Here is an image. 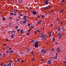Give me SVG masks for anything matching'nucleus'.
<instances>
[{
  "label": "nucleus",
  "mask_w": 66,
  "mask_h": 66,
  "mask_svg": "<svg viewBox=\"0 0 66 66\" xmlns=\"http://www.w3.org/2000/svg\"><path fill=\"white\" fill-rule=\"evenodd\" d=\"M40 52L41 53H43L45 54H46V53L47 52V50L45 49H42L41 50Z\"/></svg>",
  "instance_id": "nucleus-1"
},
{
  "label": "nucleus",
  "mask_w": 66,
  "mask_h": 66,
  "mask_svg": "<svg viewBox=\"0 0 66 66\" xmlns=\"http://www.w3.org/2000/svg\"><path fill=\"white\" fill-rule=\"evenodd\" d=\"M52 62V59H51L47 61V63L48 64H51Z\"/></svg>",
  "instance_id": "nucleus-2"
},
{
  "label": "nucleus",
  "mask_w": 66,
  "mask_h": 66,
  "mask_svg": "<svg viewBox=\"0 0 66 66\" xmlns=\"http://www.w3.org/2000/svg\"><path fill=\"white\" fill-rule=\"evenodd\" d=\"M48 3H49V0H46L44 2V4H45V5H48Z\"/></svg>",
  "instance_id": "nucleus-3"
},
{
  "label": "nucleus",
  "mask_w": 66,
  "mask_h": 66,
  "mask_svg": "<svg viewBox=\"0 0 66 66\" xmlns=\"http://www.w3.org/2000/svg\"><path fill=\"white\" fill-rule=\"evenodd\" d=\"M44 10H47L48 9H50V7L49 6H47L44 7Z\"/></svg>",
  "instance_id": "nucleus-4"
},
{
  "label": "nucleus",
  "mask_w": 66,
  "mask_h": 66,
  "mask_svg": "<svg viewBox=\"0 0 66 66\" xmlns=\"http://www.w3.org/2000/svg\"><path fill=\"white\" fill-rule=\"evenodd\" d=\"M11 37L12 38H13L14 37V34H11Z\"/></svg>",
  "instance_id": "nucleus-5"
},
{
  "label": "nucleus",
  "mask_w": 66,
  "mask_h": 66,
  "mask_svg": "<svg viewBox=\"0 0 66 66\" xmlns=\"http://www.w3.org/2000/svg\"><path fill=\"white\" fill-rule=\"evenodd\" d=\"M45 34H42V35H41L40 36V37H44V36H45Z\"/></svg>",
  "instance_id": "nucleus-6"
},
{
  "label": "nucleus",
  "mask_w": 66,
  "mask_h": 66,
  "mask_svg": "<svg viewBox=\"0 0 66 66\" xmlns=\"http://www.w3.org/2000/svg\"><path fill=\"white\" fill-rule=\"evenodd\" d=\"M32 13L33 14H34V15H36V12L34 11H33Z\"/></svg>",
  "instance_id": "nucleus-7"
},
{
  "label": "nucleus",
  "mask_w": 66,
  "mask_h": 66,
  "mask_svg": "<svg viewBox=\"0 0 66 66\" xmlns=\"http://www.w3.org/2000/svg\"><path fill=\"white\" fill-rule=\"evenodd\" d=\"M27 18V16L24 15L23 18V20H24V19Z\"/></svg>",
  "instance_id": "nucleus-8"
},
{
  "label": "nucleus",
  "mask_w": 66,
  "mask_h": 66,
  "mask_svg": "<svg viewBox=\"0 0 66 66\" xmlns=\"http://www.w3.org/2000/svg\"><path fill=\"white\" fill-rule=\"evenodd\" d=\"M59 52L61 53H62V50L61 49H60L59 50H58Z\"/></svg>",
  "instance_id": "nucleus-9"
},
{
  "label": "nucleus",
  "mask_w": 66,
  "mask_h": 66,
  "mask_svg": "<svg viewBox=\"0 0 66 66\" xmlns=\"http://www.w3.org/2000/svg\"><path fill=\"white\" fill-rule=\"evenodd\" d=\"M10 33H12V34H13V31H10L8 32V33L9 34H10Z\"/></svg>",
  "instance_id": "nucleus-10"
},
{
  "label": "nucleus",
  "mask_w": 66,
  "mask_h": 66,
  "mask_svg": "<svg viewBox=\"0 0 66 66\" xmlns=\"http://www.w3.org/2000/svg\"><path fill=\"white\" fill-rule=\"evenodd\" d=\"M17 10L16 9H15L14 11V13H17Z\"/></svg>",
  "instance_id": "nucleus-11"
},
{
  "label": "nucleus",
  "mask_w": 66,
  "mask_h": 66,
  "mask_svg": "<svg viewBox=\"0 0 66 66\" xmlns=\"http://www.w3.org/2000/svg\"><path fill=\"white\" fill-rule=\"evenodd\" d=\"M38 45L37 44H35V48H38Z\"/></svg>",
  "instance_id": "nucleus-12"
},
{
  "label": "nucleus",
  "mask_w": 66,
  "mask_h": 66,
  "mask_svg": "<svg viewBox=\"0 0 66 66\" xmlns=\"http://www.w3.org/2000/svg\"><path fill=\"white\" fill-rule=\"evenodd\" d=\"M61 27H59L58 28H57V31H60V28Z\"/></svg>",
  "instance_id": "nucleus-13"
},
{
  "label": "nucleus",
  "mask_w": 66,
  "mask_h": 66,
  "mask_svg": "<svg viewBox=\"0 0 66 66\" xmlns=\"http://www.w3.org/2000/svg\"><path fill=\"white\" fill-rule=\"evenodd\" d=\"M30 50V48H27V52H29Z\"/></svg>",
  "instance_id": "nucleus-14"
},
{
  "label": "nucleus",
  "mask_w": 66,
  "mask_h": 66,
  "mask_svg": "<svg viewBox=\"0 0 66 66\" xmlns=\"http://www.w3.org/2000/svg\"><path fill=\"white\" fill-rule=\"evenodd\" d=\"M48 35H49V36H51V35H52V34L51 33V32H49L48 34Z\"/></svg>",
  "instance_id": "nucleus-15"
},
{
  "label": "nucleus",
  "mask_w": 66,
  "mask_h": 66,
  "mask_svg": "<svg viewBox=\"0 0 66 66\" xmlns=\"http://www.w3.org/2000/svg\"><path fill=\"white\" fill-rule=\"evenodd\" d=\"M43 40H45V39H46V37L45 36L43 37Z\"/></svg>",
  "instance_id": "nucleus-16"
},
{
  "label": "nucleus",
  "mask_w": 66,
  "mask_h": 66,
  "mask_svg": "<svg viewBox=\"0 0 66 66\" xmlns=\"http://www.w3.org/2000/svg\"><path fill=\"white\" fill-rule=\"evenodd\" d=\"M23 22H22V23L23 24H24V23H26V21H23Z\"/></svg>",
  "instance_id": "nucleus-17"
},
{
  "label": "nucleus",
  "mask_w": 66,
  "mask_h": 66,
  "mask_svg": "<svg viewBox=\"0 0 66 66\" xmlns=\"http://www.w3.org/2000/svg\"><path fill=\"white\" fill-rule=\"evenodd\" d=\"M15 28L16 29H18V26H16L15 27Z\"/></svg>",
  "instance_id": "nucleus-18"
},
{
  "label": "nucleus",
  "mask_w": 66,
  "mask_h": 66,
  "mask_svg": "<svg viewBox=\"0 0 66 66\" xmlns=\"http://www.w3.org/2000/svg\"><path fill=\"white\" fill-rule=\"evenodd\" d=\"M13 51L11 50L9 52V53H13Z\"/></svg>",
  "instance_id": "nucleus-19"
},
{
  "label": "nucleus",
  "mask_w": 66,
  "mask_h": 66,
  "mask_svg": "<svg viewBox=\"0 0 66 66\" xmlns=\"http://www.w3.org/2000/svg\"><path fill=\"white\" fill-rule=\"evenodd\" d=\"M51 51H54V49L53 48H52L51 49Z\"/></svg>",
  "instance_id": "nucleus-20"
},
{
  "label": "nucleus",
  "mask_w": 66,
  "mask_h": 66,
  "mask_svg": "<svg viewBox=\"0 0 66 66\" xmlns=\"http://www.w3.org/2000/svg\"><path fill=\"white\" fill-rule=\"evenodd\" d=\"M13 18L12 17H10L9 18V20H12V19Z\"/></svg>",
  "instance_id": "nucleus-21"
},
{
  "label": "nucleus",
  "mask_w": 66,
  "mask_h": 66,
  "mask_svg": "<svg viewBox=\"0 0 66 66\" xmlns=\"http://www.w3.org/2000/svg\"><path fill=\"white\" fill-rule=\"evenodd\" d=\"M57 35L58 36H60L61 35V33L59 32L57 34Z\"/></svg>",
  "instance_id": "nucleus-22"
},
{
  "label": "nucleus",
  "mask_w": 66,
  "mask_h": 66,
  "mask_svg": "<svg viewBox=\"0 0 66 66\" xmlns=\"http://www.w3.org/2000/svg\"><path fill=\"white\" fill-rule=\"evenodd\" d=\"M18 2L19 3H22V1H18Z\"/></svg>",
  "instance_id": "nucleus-23"
},
{
  "label": "nucleus",
  "mask_w": 66,
  "mask_h": 66,
  "mask_svg": "<svg viewBox=\"0 0 66 66\" xmlns=\"http://www.w3.org/2000/svg\"><path fill=\"white\" fill-rule=\"evenodd\" d=\"M20 54H22L23 53L22 52H20Z\"/></svg>",
  "instance_id": "nucleus-24"
},
{
  "label": "nucleus",
  "mask_w": 66,
  "mask_h": 66,
  "mask_svg": "<svg viewBox=\"0 0 66 66\" xmlns=\"http://www.w3.org/2000/svg\"><path fill=\"white\" fill-rule=\"evenodd\" d=\"M37 17L38 18H40V16H39V15H37Z\"/></svg>",
  "instance_id": "nucleus-25"
},
{
  "label": "nucleus",
  "mask_w": 66,
  "mask_h": 66,
  "mask_svg": "<svg viewBox=\"0 0 66 66\" xmlns=\"http://www.w3.org/2000/svg\"><path fill=\"white\" fill-rule=\"evenodd\" d=\"M35 45H38V41H37L35 43Z\"/></svg>",
  "instance_id": "nucleus-26"
},
{
  "label": "nucleus",
  "mask_w": 66,
  "mask_h": 66,
  "mask_svg": "<svg viewBox=\"0 0 66 66\" xmlns=\"http://www.w3.org/2000/svg\"><path fill=\"white\" fill-rule=\"evenodd\" d=\"M2 19H3V21H4V20H5V19L4 18H2Z\"/></svg>",
  "instance_id": "nucleus-27"
},
{
  "label": "nucleus",
  "mask_w": 66,
  "mask_h": 66,
  "mask_svg": "<svg viewBox=\"0 0 66 66\" xmlns=\"http://www.w3.org/2000/svg\"><path fill=\"white\" fill-rule=\"evenodd\" d=\"M60 48V47H59L57 48V51H59V48Z\"/></svg>",
  "instance_id": "nucleus-28"
},
{
  "label": "nucleus",
  "mask_w": 66,
  "mask_h": 66,
  "mask_svg": "<svg viewBox=\"0 0 66 66\" xmlns=\"http://www.w3.org/2000/svg\"><path fill=\"white\" fill-rule=\"evenodd\" d=\"M20 24H22V21H21L20 22Z\"/></svg>",
  "instance_id": "nucleus-29"
},
{
  "label": "nucleus",
  "mask_w": 66,
  "mask_h": 66,
  "mask_svg": "<svg viewBox=\"0 0 66 66\" xmlns=\"http://www.w3.org/2000/svg\"><path fill=\"white\" fill-rule=\"evenodd\" d=\"M55 39V38H53V41H52V42H54V40Z\"/></svg>",
  "instance_id": "nucleus-30"
},
{
  "label": "nucleus",
  "mask_w": 66,
  "mask_h": 66,
  "mask_svg": "<svg viewBox=\"0 0 66 66\" xmlns=\"http://www.w3.org/2000/svg\"><path fill=\"white\" fill-rule=\"evenodd\" d=\"M17 61H18V62H20V60L19 59H17Z\"/></svg>",
  "instance_id": "nucleus-31"
},
{
  "label": "nucleus",
  "mask_w": 66,
  "mask_h": 66,
  "mask_svg": "<svg viewBox=\"0 0 66 66\" xmlns=\"http://www.w3.org/2000/svg\"><path fill=\"white\" fill-rule=\"evenodd\" d=\"M3 54H4L3 57H5V56H6V54H5L4 53Z\"/></svg>",
  "instance_id": "nucleus-32"
},
{
  "label": "nucleus",
  "mask_w": 66,
  "mask_h": 66,
  "mask_svg": "<svg viewBox=\"0 0 66 66\" xmlns=\"http://www.w3.org/2000/svg\"><path fill=\"white\" fill-rule=\"evenodd\" d=\"M10 15H13L14 13H10Z\"/></svg>",
  "instance_id": "nucleus-33"
},
{
  "label": "nucleus",
  "mask_w": 66,
  "mask_h": 66,
  "mask_svg": "<svg viewBox=\"0 0 66 66\" xmlns=\"http://www.w3.org/2000/svg\"><path fill=\"white\" fill-rule=\"evenodd\" d=\"M19 15L20 16H23V15L22 14H20Z\"/></svg>",
  "instance_id": "nucleus-34"
},
{
  "label": "nucleus",
  "mask_w": 66,
  "mask_h": 66,
  "mask_svg": "<svg viewBox=\"0 0 66 66\" xmlns=\"http://www.w3.org/2000/svg\"><path fill=\"white\" fill-rule=\"evenodd\" d=\"M22 32H23V30H20V33H22Z\"/></svg>",
  "instance_id": "nucleus-35"
},
{
  "label": "nucleus",
  "mask_w": 66,
  "mask_h": 66,
  "mask_svg": "<svg viewBox=\"0 0 66 66\" xmlns=\"http://www.w3.org/2000/svg\"><path fill=\"white\" fill-rule=\"evenodd\" d=\"M20 29H17V32H19V31H20Z\"/></svg>",
  "instance_id": "nucleus-36"
},
{
  "label": "nucleus",
  "mask_w": 66,
  "mask_h": 66,
  "mask_svg": "<svg viewBox=\"0 0 66 66\" xmlns=\"http://www.w3.org/2000/svg\"><path fill=\"white\" fill-rule=\"evenodd\" d=\"M11 63H9V64H8V65L9 66H11Z\"/></svg>",
  "instance_id": "nucleus-37"
},
{
  "label": "nucleus",
  "mask_w": 66,
  "mask_h": 66,
  "mask_svg": "<svg viewBox=\"0 0 66 66\" xmlns=\"http://www.w3.org/2000/svg\"><path fill=\"white\" fill-rule=\"evenodd\" d=\"M54 59H55L56 60V59H57V56H55L54 57Z\"/></svg>",
  "instance_id": "nucleus-38"
},
{
  "label": "nucleus",
  "mask_w": 66,
  "mask_h": 66,
  "mask_svg": "<svg viewBox=\"0 0 66 66\" xmlns=\"http://www.w3.org/2000/svg\"><path fill=\"white\" fill-rule=\"evenodd\" d=\"M24 20L25 21H27V19L26 18V19H24Z\"/></svg>",
  "instance_id": "nucleus-39"
},
{
  "label": "nucleus",
  "mask_w": 66,
  "mask_h": 66,
  "mask_svg": "<svg viewBox=\"0 0 66 66\" xmlns=\"http://www.w3.org/2000/svg\"><path fill=\"white\" fill-rule=\"evenodd\" d=\"M62 37V35H61L59 37V38H60Z\"/></svg>",
  "instance_id": "nucleus-40"
},
{
  "label": "nucleus",
  "mask_w": 66,
  "mask_h": 66,
  "mask_svg": "<svg viewBox=\"0 0 66 66\" xmlns=\"http://www.w3.org/2000/svg\"><path fill=\"white\" fill-rule=\"evenodd\" d=\"M41 17H45V15H41Z\"/></svg>",
  "instance_id": "nucleus-41"
},
{
  "label": "nucleus",
  "mask_w": 66,
  "mask_h": 66,
  "mask_svg": "<svg viewBox=\"0 0 66 66\" xmlns=\"http://www.w3.org/2000/svg\"><path fill=\"white\" fill-rule=\"evenodd\" d=\"M17 15V14H16V13H15L14 14H13V15H14V16H16Z\"/></svg>",
  "instance_id": "nucleus-42"
},
{
  "label": "nucleus",
  "mask_w": 66,
  "mask_h": 66,
  "mask_svg": "<svg viewBox=\"0 0 66 66\" xmlns=\"http://www.w3.org/2000/svg\"><path fill=\"white\" fill-rule=\"evenodd\" d=\"M61 2H65V1H64V0H62L61 1Z\"/></svg>",
  "instance_id": "nucleus-43"
},
{
  "label": "nucleus",
  "mask_w": 66,
  "mask_h": 66,
  "mask_svg": "<svg viewBox=\"0 0 66 66\" xmlns=\"http://www.w3.org/2000/svg\"><path fill=\"white\" fill-rule=\"evenodd\" d=\"M10 61L11 62V63H13V61H12V60H10Z\"/></svg>",
  "instance_id": "nucleus-44"
},
{
  "label": "nucleus",
  "mask_w": 66,
  "mask_h": 66,
  "mask_svg": "<svg viewBox=\"0 0 66 66\" xmlns=\"http://www.w3.org/2000/svg\"><path fill=\"white\" fill-rule=\"evenodd\" d=\"M64 11V9H62L60 11V12H62V11Z\"/></svg>",
  "instance_id": "nucleus-45"
},
{
  "label": "nucleus",
  "mask_w": 66,
  "mask_h": 66,
  "mask_svg": "<svg viewBox=\"0 0 66 66\" xmlns=\"http://www.w3.org/2000/svg\"><path fill=\"white\" fill-rule=\"evenodd\" d=\"M6 53H7V54H9V51H6Z\"/></svg>",
  "instance_id": "nucleus-46"
},
{
  "label": "nucleus",
  "mask_w": 66,
  "mask_h": 66,
  "mask_svg": "<svg viewBox=\"0 0 66 66\" xmlns=\"http://www.w3.org/2000/svg\"><path fill=\"white\" fill-rule=\"evenodd\" d=\"M40 31V30H37V32H39Z\"/></svg>",
  "instance_id": "nucleus-47"
},
{
  "label": "nucleus",
  "mask_w": 66,
  "mask_h": 66,
  "mask_svg": "<svg viewBox=\"0 0 66 66\" xmlns=\"http://www.w3.org/2000/svg\"><path fill=\"white\" fill-rule=\"evenodd\" d=\"M52 13H53V11H51L50 12V13L51 14Z\"/></svg>",
  "instance_id": "nucleus-48"
},
{
  "label": "nucleus",
  "mask_w": 66,
  "mask_h": 66,
  "mask_svg": "<svg viewBox=\"0 0 66 66\" xmlns=\"http://www.w3.org/2000/svg\"><path fill=\"white\" fill-rule=\"evenodd\" d=\"M29 34V32H27V36H28Z\"/></svg>",
  "instance_id": "nucleus-49"
},
{
  "label": "nucleus",
  "mask_w": 66,
  "mask_h": 66,
  "mask_svg": "<svg viewBox=\"0 0 66 66\" xmlns=\"http://www.w3.org/2000/svg\"><path fill=\"white\" fill-rule=\"evenodd\" d=\"M55 55L56 56H57V53H56Z\"/></svg>",
  "instance_id": "nucleus-50"
},
{
  "label": "nucleus",
  "mask_w": 66,
  "mask_h": 66,
  "mask_svg": "<svg viewBox=\"0 0 66 66\" xmlns=\"http://www.w3.org/2000/svg\"><path fill=\"white\" fill-rule=\"evenodd\" d=\"M34 28V27H32V26H31V29H33V28Z\"/></svg>",
  "instance_id": "nucleus-51"
},
{
  "label": "nucleus",
  "mask_w": 66,
  "mask_h": 66,
  "mask_svg": "<svg viewBox=\"0 0 66 66\" xmlns=\"http://www.w3.org/2000/svg\"><path fill=\"white\" fill-rule=\"evenodd\" d=\"M63 63H64V64H66V61H63Z\"/></svg>",
  "instance_id": "nucleus-52"
},
{
  "label": "nucleus",
  "mask_w": 66,
  "mask_h": 66,
  "mask_svg": "<svg viewBox=\"0 0 66 66\" xmlns=\"http://www.w3.org/2000/svg\"><path fill=\"white\" fill-rule=\"evenodd\" d=\"M13 31V32L14 33H16V31Z\"/></svg>",
  "instance_id": "nucleus-53"
},
{
  "label": "nucleus",
  "mask_w": 66,
  "mask_h": 66,
  "mask_svg": "<svg viewBox=\"0 0 66 66\" xmlns=\"http://www.w3.org/2000/svg\"><path fill=\"white\" fill-rule=\"evenodd\" d=\"M30 24H29L28 25V27H30Z\"/></svg>",
  "instance_id": "nucleus-54"
},
{
  "label": "nucleus",
  "mask_w": 66,
  "mask_h": 66,
  "mask_svg": "<svg viewBox=\"0 0 66 66\" xmlns=\"http://www.w3.org/2000/svg\"><path fill=\"white\" fill-rule=\"evenodd\" d=\"M31 31V30H30V29H29V30L28 31V32H29Z\"/></svg>",
  "instance_id": "nucleus-55"
},
{
  "label": "nucleus",
  "mask_w": 66,
  "mask_h": 66,
  "mask_svg": "<svg viewBox=\"0 0 66 66\" xmlns=\"http://www.w3.org/2000/svg\"><path fill=\"white\" fill-rule=\"evenodd\" d=\"M62 30H63H63H65V29L64 28H63L62 29Z\"/></svg>",
  "instance_id": "nucleus-56"
},
{
  "label": "nucleus",
  "mask_w": 66,
  "mask_h": 66,
  "mask_svg": "<svg viewBox=\"0 0 66 66\" xmlns=\"http://www.w3.org/2000/svg\"><path fill=\"white\" fill-rule=\"evenodd\" d=\"M16 21H19V20H18V19H17L16 20Z\"/></svg>",
  "instance_id": "nucleus-57"
},
{
  "label": "nucleus",
  "mask_w": 66,
  "mask_h": 66,
  "mask_svg": "<svg viewBox=\"0 0 66 66\" xmlns=\"http://www.w3.org/2000/svg\"><path fill=\"white\" fill-rule=\"evenodd\" d=\"M39 22H42V20L39 21Z\"/></svg>",
  "instance_id": "nucleus-58"
},
{
  "label": "nucleus",
  "mask_w": 66,
  "mask_h": 66,
  "mask_svg": "<svg viewBox=\"0 0 66 66\" xmlns=\"http://www.w3.org/2000/svg\"><path fill=\"white\" fill-rule=\"evenodd\" d=\"M40 22H38V24H40Z\"/></svg>",
  "instance_id": "nucleus-59"
},
{
  "label": "nucleus",
  "mask_w": 66,
  "mask_h": 66,
  "mask_svg": "<svg viewBox=\"0 0 66 66\" xmlns=\"http://www.w3.org/2000/svg\"><path fill=\"white\" fill-rule=\"evenodd\" d=\"M62 6H64V4L62 3Z\"/></svg>",
  "instance_id": "nucleus-60"
},
{
  "label": "nucleus",
  "mask_w": 66,
  "mask_h": 66,
  "mask_svg": "<svg viewBox=\"0 0 66 66\" xmlns=\"http://www.w3.org/2000/svg\"><path fill=\"white\" fill-rule=\"evenodd\" d=\"M3 64V63H1V66H2Z\"/></svg>",
  "instance_id": "nucleus-61"
},
{
  "label": "nucleus",
  "mask_w": 66,
  "mask_h": 66,
  "mask_svg": "<svg viewBox=\"0 0 66 66\" xmlns=\"http://www.w3.org/2000/svg\"><path fill=\"white\" fill-rule=\"evenodd\" d=\"M11 23H10L9 24V26H10V25H11Z\"/></svg>",
  "instance_id": "nucleus-62"
},
{
  "label": "nucleus",
  "mask_w": 66,
  "mask_h": 66,
  "mask_svg": "<svg viewBox=\"0 0 66 66\" xmlns=\"http://www.w3.org/2000/svg\"><path fill=\"white\" fill-rule=\"evenodd\" d=\"M6 66H9V64H6Z\"/></svg>",
  "instance_id": "nucleus-63"
},
{
  "label": "nucleus",
  "mask_w": 66,
  "mask_h": 66,
  "mask_svg": "<svg viewBox=\"0 0 66 66\" xmlns=\"http://www.w3.org/2000/svg\"><path fill=\"white\" fill-rule=\"evenodd\" d=\"M4 65L3 66H6V64L4 65Z\"/></svg>",
  "instance_id": "nucleus-64"
}]
</instances>
